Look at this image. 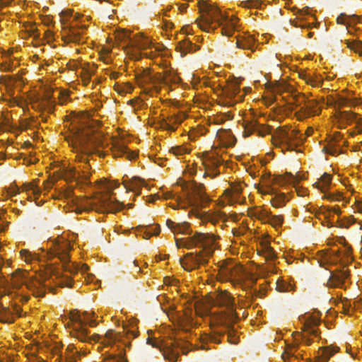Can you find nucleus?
I'll use <instances>...</instances> for the list:
<instances>
[{
	"instance_id": "nucleus-1",
	"label": "nucleus",
	"mask_w": 362,
	"mask_h": 362,
	"mask_svg": "<svg viewBox=\"0 0 362 362\" xmlns=\"http://www.w3.org/2000/svg\"><path fill=\"white\" fill-rule=\"evenodd\" d=\"M216 304L221 310L216 317V323L218 325L212 328V334L206 335L203 340H209L214 343H220V337H226L230 344H235L238 341V337L234 333L232 325L239 317L240 314L236 310L233 298L226 292L219 293L216 296Z\"/></svg>"
},
{
	"instance_id": "nucleus-2",
	"label": "nucleus",
	"mask_w": 362,
	"mask_h": 362,
	"mask_svg": "<svg viewBox=\"0 0 362 362\" xmlns=\"http://www.w3.org/2000/svg\"><path fill=\"white\" fill-rule=\"evenodd\" d=\"M175 244L178 248L185 247L188 250L194 247L202 248V251L199 253H187L185 257L186 261L180 259L182 267L189 272L197 268L200 264L207 262L206 257L212 255L216 248V236L211 233H197L192 237L175 238Z\"/></svg>"
},
{
	"instance_id": "nucleus-3",
	"label": "nucleus",
	"mask_w": 362,
	"mask_h": 362,
	"mask_svg": "<svg viewBox=\"0 0 362 362\" xmlns=\"http://www.w3.org/2000/svg\"><path fill=\"white\" fill-rule=\"evenodd\" d=\"M199 9L202 21L198 23V25L201 29L209 32L210 30H214L217 25L221 27L222 35L228 37L232 35L235 23L228 15L222 13L218 8L204 2H199Z\"/></svg>"
},
{
	"instance_id": "nucleus-4",
	"label": "nucleus",
	"mask_w": 362,
	"mask_h": 362,
	"mask_svg": "<svg viewBox=\"0 0 362 362\" xmlns=\"http://www.w3.org/2000/svg\"><path fill=\"white\" fill-rule=\"evenodd\" d=\"M122 208V204L113 199L108 193L99 194L93 198L82 199L76 206V213L95 211L99 213H115Z\"/></svg>"
},
{
	"instance_id": "nucleus-5",
	"label": "nucleus",
	"mask_w": 362,
	"mask_h": 362,
	"mask_svg": "<svg viewBox=\"0 0 362 362\" xmlns=\"http://www.w3.org/2000/svg\"><path fill=\"white\" fill-rule=\"evenodd\" d=\"M94 313L85 311L83 313V317L77 310H71L69 313L70 320L72 323L71 334L82 342H88L92 340L98 341L100 338L99 335L88 336V330L86 327V325L90 327H95L97 323L95 320L90 317L94 315Z\"/></svg>"
},
{
	"instance_id": "nucleus-6",
	"label": "nucleus",
	"mask_w": 362,
	"mask_h": 362,
	"mask_svg": "<svg viewBox=\"0 0 362 362\" xmlns=\"http://www.w3.org/2000/svg\"><path fill=\"white\" fill-rule=\"evenodd\" d=\"M219 271L226 280L231 281L235 286L241 287L243 291L247 293L249 284L246 268L237 262L223 260L220 262Z\"/></svg>"
},
{
	"instance_id": "nucleus-7",
	"label": "nucleus",
	"mask_w": 362,
	"mask_h": 362,
	"mask_svg": "<svg viewBox=\"0 0 362 362\" xmlns=\"http://www.w3.org/2000/svg\"><path fill=\"white\" fill-rule=\"evenodd\" d=\"M71 250L70 243L61 238L52 242V245L47 255L49 259L58 258L62 263V267L64 271L69 272L70 274H76L77 273L78 268L74 264H69V252Z\"/></svg>"
},
{
	"instance_id": "nucleus-8",
	"label": "nucleus",
	"mask_w": 362,
	"mask_h": 362,
	"mask_svg": "<svg viewBox=\"0 0 362 362\" xmlns=\"http://www.w3.org/2000/svg\"><path fill=\"white\" fill-rule=\"evenodd\" d=\"M68 142L74 148H77L78 145L86 151L98 153L99 156H101L98 148L103 146V140L99 134H92L89 130H85L83 128L78 129L76 132L74 139H72L71 142L68 141Z\"/></svg>"
},
{
	"instance_id": "nucleus-9",
	"label": "nucleus",
	"mask_w": 362,
	"mask_h": 362,
	"mask_svg": "<svg viewBox=\"0 0 362 362\" xmlns=\"http://www.w3.org/2000/svg\"><path fill=\"white\" fill-rule=\"evenodd\" d=\"M272 139L276 146L285 147L287 150L293 151L301 144L303 139L298 135V131L294 129H276L272 134Z\"/></svg>"
},
{
	"instance_id": "nucleus-10",
	"label": "nucleus",
	"mask_w": 362,
	"mask_h": 362,
	"mask_svg": "<svg viewBox=\"0 0 362 362\" xmlns=\"http://www.w3.org/2000/svg\"><path fill=\"white\" fill-rule=\"evenodd\" d=\"M347 47L358 53L360 56H362V42L359 40H354L352 42L347 41ZM336 119L339 123L340 128H345L346 126L355 122L358 132L362 134V119L357 118V115L351 111H341L339 110L336 113Z\"/></svg>"
},
{
	"instance_id": "nucleus-11",
	"label": "nucleus",
	"mask_w": 362,
	"mask_h": 362,
	"mask_svg": "<svg viewBox=\"0 0 362 362\" xmlns=\"http://www.w3.org/2000/svg\"><path fill=\"white\" fill-rule=\"evenodd\" d=\"M147 344L151 345L153 347L158 348L163 353V356L168 362H176L179 356L178 349H180L183 354H187L186 350L187 344L184 341L179 340L171 341L170 343L163 342L148 337L147 339Z\"/></svg>"
},
{
	"instance_id": "nucleus-12",
	"label": "nucleus",
	"mask_w": 362,
	"mask_h": 362,
	"mask_svg": "<svg viewBox=\"0 0 362 362\" xmlns=\"http://www.w3.org/2000/svg\"><path fill=\"white\" fill-rule=\"evenodd\" d=\"M163 80L161 74L153 73L148 69H145L136 74L137 83L146 94L152 95L153 93H158Z\"/></svg>"
},
{
	"instance_id": "nucleus-13",
	"label": "nucleus",
	"mask_w": 362,
	"mask_h": 362,
	"mask_svg": "<svg viewBox=\"0 0 362 362\" xmlns=\"http://www.w3.org/2000/svg\"><path fill=\"white\" fill-rule=\"evenodd\" d=\"M11 284L13 288L19 289L22 285L32 292L36 297H43L45 294L47 285L38 280L28 281L25 274L20 271L13 273L11 278Z\"/></svg>"
},
{
	"instance_id": "nucleus-14",
	"label": "nucleus",
	"mask_w": 362,
	"mask_h": 362,
	"mask_svg": "<svg viewBox=\"0 0 362 362\" xmlns=\"http://www.w3.org/2000/svg\"><path fill=\"white\" fill-rule=\"evenodd\" d=\"M295 100V103L289 104V109L293 110L300 107L299 114L303 117H306L319 115L321 112L318 103L315 100H306L304 95L298 96Z\"/></svg>"
},
{
	"instance_id": "nucleus-15",
	"label": "nucleus",
	"mask_w": 362,
	"mask_h": 362,
	"mask_svg": "<svg viewBox=\"0 0 362 362\" xmlns=\"http://www.w3.org/2000/svg\"><path fill=\"white\" fill-rule=\"evenodd\" d=\"M223 160L216 153H206L202 160L205 173L204 177H215L220 173L219 167Z\"/></svg>"
},
{
	"instance_id": "nucleus-16",
	"label": "nucleus",
	"mask_w": 362,
	"mask_h": 362,
	"mask_svg": "<svg viewBox=\"0 0 362 362\" xmlns=\"http://www.w3.org/2000/svg\"><path fill=\"white\" fill-rule=\"evenodd\" d=\"M245 187H247V184L238 182L231 185L230 188L225 189L223 200L221 202V205L244 203L246 201V198L244 196H240V194L243 192Z\"/></svg>"
},
{
	"instance_id": "nucleus-17",
	"label": "nucleus",
	"mask_w": 362,
	"mask_h": 362,
	"mask_svg": "<svg viewBox=\"0 0 362 362\" xmlns=\"http://www.w3.org/2000/svg\"><path fill=\"white\" fill-rule=\"evenodd\" d=\"M63 24L65 25L64 22ZM86 29L87 25L78 23L64 25L63 39L66 42L80 43L83 41L82 35Z\"/></svg>"
},
{
	"instance_id": "nucleus-18",
	"label": "nucleus",
	"mask_w": 362,
	"mask_h": 362,
	"mask_svg": "<svg viewBox=\"0 0 362 362\" xmlns=\"http://www.w3.org/2000/svg\"><path fill=\"white\" fill-rule=\"evenodd\" d=\"M191 191V193L187 195V199L190 204L202 206L209 201L202 184H192Z\"/></svg>"
},
{
	"instance_id": "nucleus-19",
	"label": "nucleus",
	"mask_w": 362,
	"mask_h": 362,
	"mask_svg": "<svg viewBox=\"0 0 362 362\" xmlns=\"http://www.w3.org/2000/svg\"><path fill=\"white\" fill-rule=\"evenodd\" d=\"M185 116L183 114L172 115L162 119L159 122V127L169 132H174L177 127L185 119Z\"/></svg>"
},
{
	"instance_id": "nucleus-20",
	"label": "nucleus",
	"mask_w": 362,
	"mask_h": 362,
	"mask_svg": "<svg viewBox=\"0 0 362 362\" xmlns=\"http://www.w3.org/2000/svg\"><path fill=\"white\" fill-rule=\"evenodd\" d=\"M255 240L257 243V252L259 255H263L267 259H274L276 258V253L274 250L270 247L269 242L267 239L260 238L254 236Z\"/></svg>"
},
{
	"instance_id": "nucleus-21",
	"label": "nucleus",
	"mask_w": 362,
	"mask_h": 362,
	"mask_svg": "<svg viewBox=\"0 0 362 362\" xmlns=\"http://www.w3.org/2000/svg\"><path fill=\"white\" fill-rule=\"evenodd\" d=\"M349 275V272L344 269L331 272L327 284L331 287H341Z\"/></svg>"
},
{
	"instance_id": "nucleus-22",
	"label": "nucleus",
	"mask_w": 362,
	"mask_h": 362,
	"mask_svg": "<svg viewBox=\"0 0 362 362\" xmlns=\"http://www.w3.org/2000/svg\"><path fill=\"white\" fill-rule=\"evenodd\" d=\"M250 134L257 133V135L264 136L270 133L267 127H264L259 121L256 119L255 114L252 108H250Z\"/></svg>"
},
{
	"instance_id": "nucleus-23",
	"label": "nucleus",
	"mask_w": 362,
	"mask_h": 362,
	"mask_svg": "<svg viewBox=\"0 0 362 362\" xmlns=\"http://www.w3.org/2000/svg\"><path fill=\"white\" fill-rule=\"evenodd\" d=\"M320 320L318 317L315 315H310L306 318L305 322L303 325L304 330L311 335L317 337L318 331L315 328V327L320 325Z\"/></svg>"
},
{
	"instance_id": "nucleus-24",
	"label": "nucleus",
	"mask_w": 362,
	"mask_h": 362,
	"mask_svg": "<svg viewBox=\"0 0 362 362\" xmlns=\"http://www.w3.org/2000/svg\"><path fill=\"white\" fill-rule=\"evenodd\" d=\"M138 233L145 239H149L153 235H158L160 232L158 225L139 226L137 227Z\"/></svg>"
},
{
	"instance_id": "nucleus-25",
	"label": "nucleus",
	"mask_w": 362,
	"mask_h": 362,
	"mask_svg": "<svg viewBox=\"0 0 362 362\" xmlns=\"http://www.w3.org/2000/svg\"><path fill=\"white\" fill-rule=\"evenodd\" d=\"M115 148L114 154L115 156H125L129 160L135 159L137 156V153L136 152L132 151L123 144H118L115 146Z\"/></svg>"
},
{
	"instance_id": "nucleus-26",
	"label": "nucleus",
	"mask_w": 362,
	"mask_h": 362,
	"mask_svg": "<svg viewBox=\"0 0 362 362\" xmlns=\"http://www.w3.org/2000/svg\"><path fill=\"white\" fill-rule=\"evenodd\" d=\"M166 225L169 229H170L173 233H181L188 234L190 233L189 230V223L183 222L181 223H175L174 221L168 219L166 221Z\"/></svg>"
},
{
	"instance_id": "nucleus-27",
	"label": "nucleus",
	"mask_w": 362,
	"mask_h": 362,
	"mask_svg": "<svg viewBox=\"0 0 362 362\" xmlns=\"http://www.w3.org/2000/svg\"><path fill=\"white\" fill-rule=\"evenodd\" d=\"M53 275L55 276L54 284L59 287H69L71 288L73 285L72 279L70 276L64 275L59 271L53 272Z\"/></svg>"
},
{
	"instance_id": "nucleus-28",
	"label": "nucleus",
	"mask_w": 362,
	"mask_h": 362,
	"mask_svg": "<svg viewBox=\"0 0 362 362\" xmlns=\"http://www.w3.org/2000/svg\"><path fill=\"white\" fill-rule=\"evenodd\" d=\"M338 23L345 24L347 27L354 26L359 23H362L361 18L356 15H346L341 13L337 19Z\"/></svg>"
},
{
	"instance_id": "nucleus-29",
	"label": "nucleus",
	"mask_w": 362,
	"mask_h": 362,
	"mask_svg": "<svg viewBox=\"0 0 362 362\" xmlns=\"http://www.w3.org/2000/svg\"><path fill=\"white\" fill-rule=\"evenodd\" d=\"M199 46L193 44L189 39L185 38L179 42L177 49L180 51L182 55L188 52H193L199 49Z\"/></svg>"
},
{
	"instance_id": "nucleus-30",
	"label": "nucleus",
	"mask_w": 362,
	"mask_h": 362,
	"mask_svg": "<svg viewBox=\"0 0 362 362\" xmlns=\"http://www.w3.org/2000/svg\"><path fill=\"white\" fill-rule=\"evenodd\" d=\"M199 46L193 44L189 39L185 38L179 42L177 49L180 51L182 55L188 52H193L199 49Z\"/></svg>"
},
{
	"instance_id": "nucleus-31",
	"label": "nucleus",
	"mask_w": 362,
	"mask_h": 362,
	"mask_svg": "<svg viewBox=\"0 0 362 362\" xmlns=\"http://www.w3.org/2000/svg\"><path fill=\"white\" fill-rule=\"evenodd\" d=\"M69 175L71 179L76 182L77 185H79L80 183H83L85 185L90 184V182L88 180L89 175L88 173H85L84 172L81 175L75 169H71L69 173Z\"/></svg>"
},
{
	"instance_id": "nucleus-32",
	"label": "nucleus",
	"mask_w": 362,
	"mask_h": 362,
	"mask_svg": "<svg viewBox=\"0 0 362 362\" xmlns=\"http://www.w3.org/2000/svg\"><path fill=\"white\" fill-rule=\"evenodd\" d=\"M272 93V102H274L277 100L276 95H281L286 90L285 85L280 82L276 81L274 83H272L268 86L267 88Z\"/></svg>"
},
{
	"instance_id": "nucleus-33",
	"label": "nucleus",
	"mask_w": 362,
	"mask_h": 362,
	"mask_svg": "<svg viewBox=\"0 0 362 362\" xmlns=\"http://www.w3.org/2000/svg\"><path fill=\"white\" fill-rule=\"evenodd\" d=\"M331 180V175L325 173L319 179V181L315 183V185L321 192H325L329 188Z\"/></svg>"
},
{
	"instance_id": "nucleus-34",
	"label": "nucleus",
	"mask_w": 362,
	"mask_h": 362,
	"mask_svg": "<svg viewBox=\"0 0 362 362\" xmlns=\"http://www.w3.org/2000/svg\"><path fill=\"white\" fill-rule=\"evenodd\" d=\"M271 190V193L274 194V197L270 200L272 204L275 207L284 206L288 201V199H286L285 194L277 192L273 188Z\"/></svg>"
},
{
	"instance_id": "nucleus-35",
	"label": "nucleus",
	"mask_w": 362,
	"mask_h": 362,
	"mask_svg": "<svg viewBox=\"0 0 362 362\" xmlns=\"http://www.w3.org/2000/svg\"><path fill=\"white\" fill-rule=\"evenodd\" d=\"M0 322L11 324L14 322L13 314L8 307H4L0 303Z\"/></svg>"
},
{
	"instance_id": "nucleus-36",
	"label": "nucleus",
	"mask_w": 362,
	"mask_h": 362,
	"mask_svg": "<svg viewBox=\"0 0 362 362\" xmlns=\"http://www.w3.org/2000/svg\"><path fill=\"white\" fill-rule=\"evenodd\" d=\"M120 334L110 329L105 333L103 343L105 346H112L117 341L119 340Z\"/></svg>"
},
{
	"instance_id": "nucleus-37",
	"label": "nucleus",
	"mask_w": 362,
	"mask_h": 362,
	"mask_svg": "<svg viewBox=\"0 0 362 362\" xmlns=\"http://www.w3.org/2000/svg\"><path fill=\"white\" fill-rule=\"evenodd\" d=\"M144 182V181L140 178H134L130 183H124V185L127 191H132L139 194L141 186Z\"/></svg>"
},
{
	"instance_id": "nucleus-38",
	"label": "nucleus",
	"mask_w": 362,
	"mask_h": 362,
	"mask_svg": "<svg viewBox=\"0 0 362 362\" xmlns=\"http://www.w3.org/2000/svg\"><path fill=\"white\" fill-rule=\"evenodd\" d=\"M163 79H164L163 84L165 85H169L170 83L177 84L181 81V78L176 74L170 71L165 72V76H163Z\"/></svg>"
},
{
	"instance_id": "nucleus-39",
	"label": "nucleus",
	"mask_w": 362,
	"mask_h": 362,
	"mask_svg": "<svg viewBox=\"0 0 362 362\" xmlns=\"http://www.w3.org/2000/svg\"><path fill=\"white\" fill-rule=\"evenodd\" d=\"M23 189L27 193L28 199H31V195L35 197L41 193V189L32 183L24 184Z\"/></svg>"
},
{
	"instance_id": "nucleus-40",
	"label": "nucleus",
	"mask_w": 362,
	"mask_h": 362,
	"mask_svg": "<svg viewBox=\"0 0 362 362\" xmlns=\"http://www.w3.org/2000/svg\"><path fill=\"white\" fill-rule=\"evenodd\" d=\"M322 151L325 153L330 154L332 156H337L341 153V151L337 147V144L334 143H329L327 146L323 147Z\"/></svg>"
},
{
	"instance_id": "nucleus-41",
	"label": "nucleus",
	"mask_w": 362,
	"mask_h": 362,
	"mask_svg": "<svg viewBox=\"0 0 362 362\" xmlns=\"http://www.w3.org/2000/svg\"><path fill=\"white\" fill-rule=\"evenodd\" d=\"M66 351L69 352V354L67 356V362H76L79 356V353L75 346L70 344L67 346Z\"/></svg>"
},
{
	"instance_id": "nucleus-42",
	"label": "nucleus",
	"mask_w": 362,
	"mask_h": 362,
	"mask_svg": "<svg viewBox=\"0 0 362 362\" xmlns=\"http://www.w3.org/2000/svg\"><path fill=\"white\" fill-rule=\"evenodd\" d=\"M331 212H334L337 214H339L341 213L340 209L337 208H329L326 206H323L321 209L319 210L318 214H322L324 216L325 218L329 219L331 216Z\"/></svg>"
},
{
	"instance_id": "nucleus-43",
	"label": "nucleus",
	"mask_w": 362,
	"mask_h": 362,
	"mask_svg": "<svg viewBox=\"0 0 362 362\" xmlns=\"http://www.w3.org/2000/svg\"><path fill=\"white\" fill-rule=\"evenodd\" d=\"M105 362H128L122 353L119 354H112L107 358Z\"/></svg>"
},
{
	"instance_id": "nucleus-44",
	"label": "nucleus",
	"mask_w": 362,
	"mask_h": 362,
	"mask_svg": "<svg viewBox=\"0 0 362 362\" xmlns=\"http://www.w3.org/2000/svg\"><path fill=\"white\" fill-rule=\"evenodd\" d=\"M300 76L301 78L305 79L307 83L310 84L313 86H319L320 83V81L318 78H314L309 74H300Z\"/></svg>"
},
{
	"instance_id": "nucleus-45",
	"label": "nucleus",
	"mask_w": 362,
	"mask_h": 362,
	"mask_svg": "<svg viewBox=\"0 0 362 362\" xmlns=\"http://www.w3.org/2000/svg\"><path fill=\"white\" fill-rule=\"evenodd\" d=\"M20 255L26 263H31L33 260L36 259L35 255L27 250H21Z\"/></svg>"
},
{
	"instance_id": "nucleus-46",
	"label": "nucleus",
	"mask_w": 362,
	"mask_h": 362,
	"mask_svg": "<svg viewBox=\"0 0 362 362\" xmlns=\"http://www.w3.org/2000/svg\"><path fill=\"white\" fill-rule=\"evenodd\" d=\"M334 352V351H331L328 349L323 350L316 362H328L329 357L332 356Z\"/></svg>"
},
{
	"instance_id": "nucleus-47",
	"label": "nucleus",
	"mask_w": 362,
	"mask_h": 362,
	"mask_svg": "<svg viewBox=\"0 0 362 362\" xmlns=\"http://www.w3.org/2000/svg\"><path fill=\"white\" fill-rule=\"evenodd\" d=\"M169 152L175 156H180L189 153V150L183 146H177L172 147Z\"/></svg>"
},
{
	"instance_id": "nucleus-48",
	"label": "nucleus",
	"mask_w": 362,
	"mask_h": 362,
	"mask_svg": "<svg viewBox=\"0 0 362 362\" xmlns=\"http://www.w3.org/2000/svg\"><path fill=\"white\" fill-rule=\"evenodd\" d=\"M336 105H337V107L339 108H341L344 106H346V105H355V104L350 101L349 100L346 99V98H340L337 100V101H336Z\"/></svg>"
},
{
	"instance_id": "nucleus-49",
	"label": "nucleus",
	"mask_w": 362,
	"mask_h": 362,
	"mask_svg": "<svg viewBox=\"0 0 362 362\" xmlns=\"http://www.w3.org/2000/svg\"><path fill=\"white\" fill-rule=\"evenodd\" d=\"M276 288L280 292H284V291L288 292L291 290L292 286L291 284H289L286 282H285V284L277 282Z\"/></svg>"
},
{
	"instance_id": "nucleus-50",
	"label": "nucleus",
	"mask_w": 362,
	"mask_h": 362,
	"mask_svg": "<svg viewBox=\"0 0 362 362\" xmlns=\"http://www.w3.org/2000/svg\"><path fill=\"white\" fill-rule=\"evenodd\" d=\"M261 6H262V2L259 0H250V10H252V8H259L261 7ZM257 14H258L257 11H255V13H253L252 11H250V16L257 15Z\"/></svg>"
},
{
	"instance_id": "nucleus-51",
	"label": "nucleus",
	"mask_w": 362,
	"mask_h": 362,
	"mask_svg": "<svg viewBox=\"0 0 362 362\" xmlns=\"http://www.w3.org/2000/svg\"><path fill=\"white\" fill-rule=\"evenodd\" d=\"M45 100L47 103V112L49 113H52L54 111V100H52L50 95H45Z\"/></svg>"
},
{
	"instance_id": "nucleus-52",
	"label": "nucleus",
	"mask_w": 362,
	"mask_h": 362,
	"mask_svg": "<svg viewBox=\"0 0 362 362\" xmlns=\"http://www.w3.org/2000/svg\"><path fill=\"white\" fill-rule=\"evenodd\" d=\"M241 129L243 137L246 138L249 136V126L247 121L245 120V118H243V122L241 124Z\"/></svg>"
},
{
	"instance_id": "nucleus-53",
	"label": "nucleus",
	"mask_w": 362,
	"mask_h": 362,
	"mask_svg": "<svg viewBox=\"0 0 362 362\" xmlns=\"http://www.w3.org/2000/svg\"><path fill=\"white\" fill-rule=\"evenodd\" d=\"M130 33L126 30H122L117 34L116 37L119 41H126L129 38Z\"/></svg>"
},
{
	"instance_id": "nucleus-54",
	"label": "nucleus",
	"mask_w": 362,
	"mask_h": 362,
	"mask_svg": "<svg viewBox=\"0 0 362 362\" xmlns=\"http://www.w3.org/2000/svg\"><path fill=\"white\" fill-rule=\"evenodd\" d=\"M223 133L226 135V136L228 137V140L226 141V142L228 145H230V146L233 145L235 144V141L236 139L232 134L231 132L228 131V130H225V131L223 132Z\"/></svg>"
},
{
	"instance_id": "nucleus-55",
	"label": "nucleus",
	"mask_w": 362,
	"mask_h": 362,
	"mask_svg": "<svg viewBox=\"0 0 362 362\" xmlns=\"http://www.w3.org/2000/svg\"><path fill=\"white\" fill-rule=\"evenodd\" d=\"M294 347L288 348V349L283 353L282 358L284 360L288 359L291 357H295V353L293 351ZM296 358H297L296 356Z\"/></svg>"
},
{
	"instance_id": "nucleus-56",
	"label": "nucleus",
	"mask_w": 362,
	"mask_h": 362,
	"mask_svg": "<svg viewBox=\"0 0 362 362\" xmlns=\"http://www.w3.org/2000/svg\"><path fill=\"white\" fill-rule=\"evenodd\" d=\"M132 89V86L127 85L124 88L121 87L119 85H117L115 90L119 93L123 94L127 92H130Z\"/></svg>"
},
{
	"instance_id": "nucleus-57",
	"label": "nucleus",
	"mask_w": 362,
	"mask_h": 362,
	"mask_svg": "<svg viewBox=\"0 0 362 362\" xmlns=\"http://www.w3.org/2000/svg\"><path fill=\"white\" fill-rule=\"evenodd\" d=\"M283 222V219L281 216H273L270 219V223L272 226L276 227L280 226Z\"/></svg>"
},
{
	"instance_id": "nucleus-58",
	"label": "nucleus",
	"mask_w": 362,
	"mask_h": 362,
	"mask_svg": "<svg viewBox=\"0 0 362 362\" xmlns=\"http://www.w3.org/2000/svg\"><path fill=\"white\" fill-rule=\"evenodd\" d=\"M236 44H237V46L240 48H242L244 49H248V45H247V42H243L239 40H237Z\"/></svg>"
},
{
	"instance_id": "nucleus-59",
	"label": "nucleus",
	"mask_w": 362,
	"mask_h": 362,
	"mask_svg": "<svg viewBox=\"0 0 362 362\" xmlns=\"http://www.w3.org/2000/svg\"><path fill=\"white\" fill-rule=\"evenodd\" d=\"M18 193V189L16 188V187H10L8 191V194L11 197L15 196Z\"/></svg>"
},
{
	"instance_id": "nucleus-60",
	"label": "nucleus",
	"mask_w": 362,
	"mask_h": 362,
	"mask_svg": "<svg viewBox=\"0 0 362 362\" xmlns=\"http://www.w3.org/2000/svg\"><path fill=\"white\" fill-rule=\"evenodd\" d=\"M13 312L16 315L20 317L21 316L22 309L19 306L16 305L13 307Z\"/></svg>"
},
{
	"instance_id": "nucleus-61",
	"label": "nucleus",
	"mask_w": 362,
	"mask_h": 362,
	"mask_svg": "<svg viewBox=\"0 0 362 362\" xmlns=\"http://www.w3.org/2000/svg\"><path fill=\"white\" fill-rule=\"evenodd\" d=\"M2 66H4V71H11L13 69L12 65L11 64H3Z\"/></svg>"
},
{
	"instance_id": "nucleus-62",
	"label": "nucleus",
	"mask_w": 362,
	"mask_h": 362,
	"mask_svg": "<svg viewBox=\"0 0 362 362\" xmlns=\"http://www.w3.org/2000/svg\"><path fill=\"white\" fill-rule=\"evenodd\" d=\"M78 158L79 161L83 162L84 163H87L88 162V158L86 155L78 156Z\"/></svg>"
},
{
	"instance_id": "nucleus-63",
	"label": "nucleus",
	"mask_w": 362,
	"mask_h": 362,
	"mask_svg": "<svg viewBox=\"0 0 362 362\" xmlns=\"http://www.w3.org/2000/svg\"><path fill=\"white\" fill-rule=\"evenodd\" d=\"M239 6L243 7V8H248L249 7V1L248 0H239Z\"/></svg>"
},
{
	"instance_id": "nucleus-64",
	"label": "nucleus",
	"mask_w": 362,
	"mask_h": 362,
	"mask_svg": "<svg viewBox=\"0 0 362 362\" xmlns=\"http://www.w3.org/2000/svg\"><path fill=\"white\" fill-rule=\"evenodd\" d=\"M128 337L135 338L137 336V332L134 330H129L127 333Z\"/></svg>"
}]
</instances>
